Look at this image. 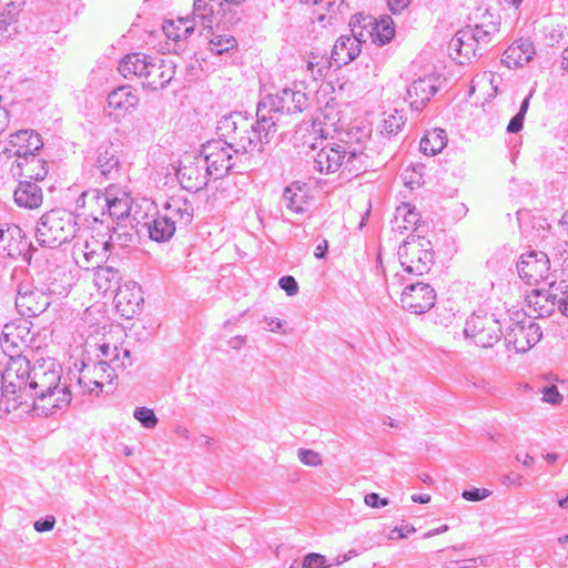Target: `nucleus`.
I'll use <instances>...</instances> for the list:
<instances>
[{"mask_svg":"<svg viewBox=\"0 0 568 568\" xmlns=\"http://www.w3.org/2000/svg\"><path fill=\"white\" fill-rule=\"evenodd\" d=\"M62 367L52 358L37 359L29 383L30 399L39 414L49 416L71 402V384L61 383Z\"/></svg>","mask_w":568,"mask_h":568,"instance_id":"obj_1","label":"nucleus"},{"mask_svg":"<svg viewBox=\"0 0 568 568\" xmlns=\"http://www.w3.org/2000/svg\"><path fill=\"white\" fill-rule=\"evenodd\" d=\"M175 69L173 59L145 53L126 54L118 68L124 78L134 75L142 81L143 87L153 91L165 88L173 80Z\"/></svg>","mask_w":568,"mask_h":568,"instance_id":"obj_2","label":"nucleus"},{"mask_svg":"<svg viewBox=\"0 0 568 568\" xmlns=\"http://www.w3.org/2000/svg\"><path fill=\"white\" fill-rule=\"evenodd\" d=\"M260 118L252 120L242 113H233L219 121L217 131L234 148V153L262 151L275 130H264Z\"/></svg>","mask_w":568,"mask_h":568,"instance_id":"obj_3","label":"nucleus"},{"mask_svg":"<svg viewBox=\"0 0 568 568\" xmlns=\"http://www.w3.org/2000/svg\"><path fill=\"white\" fill-rule=\"evenodd\" d=\"M314 164L321 173L341 171L346 178L357 176L368 166L367 155L348 143H327L316 154Z\"/></svg>","mask_w":568,"mask_h":568,"instance_id":"obj_4","label":"nucleus"},{"mask_svg":"<svg viewBox=\"0 0 568 568\" xmlns=\"http://www.w3.org/2000/svg\"><path fill=\"white\" fill-rule=\"evenodd\" d=\"M20 275L24 276V278H22L17 286L16 307L22 316H38L42 314L57 297L68 294L67 286L57 281L36 286L22 271H20Z\"/></svg>","mask_w":568,"mask_h":568,"instance_id":"obj_5","label":"nucleus"},{"mask_svg":"<svg viewBox=\"0 0 568 568\" xmlns=\"http://www.w3.org/2000/svg\"><path fill=\"white\" fill-rule=\"evenodd\" d=\"M497 31L494 22L466 26L450 39L449 55L459 64L470 62L473 58L483 54V50L491 42Z\"/></svg>","mask_w":568,"mask_h":568,"instance_id":"obj_6","label":"nucleus"},{"mask_svg":"<svg viewBox=\"0 0 568 568\" xmlns=\"http://www.w3.org/2000/svg\"><path fill=\"white\" fill-rule=\"evenodd\" d=\"M308 105L306 94L297 89L285 88L275 94L264 97L256 110V116L264 130H276L278 115L300 113Z\"/></svg>","mask_w":568,"mask_h":568,"instance_id":"obj_7","label":"nucleus"},{"mask_svg":"<svg viewBox=\"0 0 568 568\" xmlns=\"http://www.w3.org/2000/svg\"><path fill=\"white\" fill-rule=\"evenodd\" d=\"M78 231L75 217L68 211L57 209L44 213L36 230V237L40 245L58 247L72 240Z\"/></svg>","mask_w":568,"mask_h":568,"instance_id":"obj_8","label":"nucleus"},{"mask_svg":"<svg viewBox=\"0 0 568 568\" xmlns=\"http://www.w3.org/2000/svg\"><path fill=\"white\" fill-rule=\"evenodd\" d=\"M72 258L83 270H95L108 258L109 241L95 236L89 229H79L72 237Z\"/></svg>","mask_w":568,"mask_h":568,"instance_id":"obj_9","label":"nucleus"},{"mask_svg":"<svg viewBox=\"0 0 568 568\" xmlns=\"http://www.w3.org/2000/svg\"><path fill=\"white\" fill-rule=\"evenodd\" d=\"M398 258L407 274L414 276L427 274L434 264L430 241L423 236H408L398 248Z\"/></svg>","mask_w":568,"mask_h":568,"instance_id":"obj_10","label":"nucleus"},{"mask_svg":"<svg viewBox=\"0 0 568 568\" xmlns=\"http://www.w3.org/2000/svg\"><path fill=\"white\" fill-rule=\"evenodd\" d=\"M0 344L7 356H28V351L41 347L37 334L32 331V323L19 320L4 325Z\"/></svg>","mask_w":568,"mask_h":568,"instance_id":"obj_11","label":"nucleus"},{"mask_svg":"<svg viewBox=\"0 0 568 568\" xmlns=\"http://www.w3.org/2000/svg\"><path fill=\"white\" fill-rule=\"evenodd\" d=\"M9 359L0 378L3 390L20 402V406L27 404L29 398V383L31 382L32 367L28 356H8Z\"/></svg>","mask_w":568,"mask_h":568,"instance_id":"obj_12","label":"nucleus"},{"mask_svg":"<svg viewBox=\"0 0 568 568\" xmlns=\"http://www.w3.org/2000/svg\"><path fill=\"white\" fill-rule=\"evenodd\" d=\"M87 201H95L98 205L106 207V212L103 210L102 215L108 214L118 222L126 219L131 210L129 193L115 185H110L102 194L98 190L83 192L78 199V206H85Z\"/></svg>","mask_w":568,"mask_h":568,"instance_id":"obj_13","label":"nucleus"},{"mask_svg":"<svg viewBox=\"0 0 568 568\" xmlns=\"http://www.w3.org/2000/svg\"><path fill=\"white\" fill-rule=\"evenodd\" d=\"M501 324L494 315H471L467 318L464 335L475 345L487 348L493 347L501 337Z\"/></svg>","mask_w":568,"mask_h":568,"instance_id":"obj_14","label":"nucleus"},{"mask_svg":"<svg viewBox=\"0 0 568 568\" xmlns=\"http://www.w3.org/2000/svg\"><path fill=\"white\" fill-rule=\"evenodd\" d=\"M542 336L540 326L531 318L524 315L521 320L514 321L505 334V343L508 351L524 354L532 348Z\"/></svg>","mask_w":568,"mask_h":568,"instance_id":"obj_15","label":"nucleus"},{"mask_svg":"<svg viewBox=\"0 0 568 568\" xmlns=\"http://www.w3.org/2000/svg\"><path fill=\"white\" fill-rule=\"evenodd\" d=\"M234 148L225 139L213 140L202 146L200 156L205 161L206 170L216 179L229 173L234 166Z\"/></svg>","mask_w":568,"mask_h":568,"instance_id":"obj_16","label":"nucleus"},{"mask_svg":"<svg viewBox=\"0 0 568 568\" xmlns=\"http://www.w3.org/2000/svg\"><path fill=\"white\" fill-rule=\"evenodd\" d=\"M210 175L205 161L200 154H185L176 171V178L182 187L193 192L202 190L207 184Z\"/></svg>","mask_w":568,"mask_h":568,"instance_id":"obj_17","label":"nucleus"},{"mask_svg":"<svg viewBox=\"0 0 568 568\" xmlns=\"http://www.w3.org/2000/svg\"><path fill=\"white\" fill-rule=\"evenodd\" d=\"M75 377L77 386L83 393L97 395L102 392L104 385L111 384L116 378L106 359L92 365L83 364Z\"/></svg>","mask_w":568,"mask_h":568,"instance_id":"obj_18","label":"nucleus"},{"mask_svg":"<svg viewBox=\"0 0 568 568\" xmlns=\"http://www.w3.org/2000/svg\"><path fill=\"white\" fill-rule=\"evenodd\" d=\"M436 302V292L427 283L407 284L402 292V307L413 314L428 312Z\"/></svg>","mask_w":568,"mask_h":568,"instance_id":"obj_19","label":"nucleus"},{"mask_svg":"<svg viewBox=\"0 0 568 568\" xmlns=\"http://www.w3.org/2000/svg\"><path fill=\"white\" fill-rule=\"evenodd\" d=\"M352 34L341 36L331 52L336 67H342L353 61L359 53L362 43L366 41V34L363 29H358L354 21L351 22Z\"/></svg>","mask_w":568,"mask_h":568,"instance_id":"obj_20","label":"nucleus"},{"mask_svg":"<svg viewBox=\"0 0 568 568\" xmlns=\"http://www.w3.org/2000/svg\"><path fill=\"white\" fill-rule=\"evenodd\" d=\"M519 276L530 285H537L548 278L550 262L544 252H530L521 255L517 263Z\"/></svg>","mask_w":568,"mask_h":568,"instance_id":"obj_21","label":"nucleus"},{"mask_svg":"<svg viewBox=\"0 0 568 568\" xmlns=\"http://www.w3.org/2000/svg\"><path fill=\"white\" fill-rule=\"evenodd\" d=\"M116 312L124 318H132L143 303L142 290L135 282L118 286L113 298Z\"/></svg>","mask_w":568,"mask_h":568,"instance_id":"obj_22","label":"nucleus"},{"mask_svg":"<svg viewBox=\"0 0 568 568\" xmlns=\"http://www.w3.org/2000/svg\"><path fill=\"white\" fill-rule=\"evenodd\" d=\"M42 146L43 142L40 134L33 130H20L10 134L4 153L8 156L14 155L17 158L16 162H18L39 151Z\"/></svg>","mask_w":568,"mask_h":568,"instance_id":"obj_23","label":"nucleus"},{"mask_svg":"<svg viewBox=\"0 0 568 568\" xmlns=\"http://www.w3.org/2000/svg\"><path fill=\"white\" fill-rule=\"evenodd\" d=\"M28 246L24 232L18 225L0 229V258L17 260L27 252Z\"/></svg>","mask_w":568,"mask_h":568,"instance_id":"obj_24","label":"nucleus"},{"mask_svg":"<svg viewBox=\"0 0 568 568\" xmlns=\"http://www.w3.org/2000/svg\"><path fill=\"white\" fill-rule=\"evenodd\" d=\"M364 27L357 26L363 29L367 37L377 45L388 43L395 36V28L393 19L389 16H382L378 20L372 17L363 18Z\"/></svg>","mask_w":568,"mask_h":568,"instance_id":"obj_25","label":"nucleus"},{"mask_svg":"<svg viewBox=\"0 0 568 568\" xmlns=\"http://www.w3.org/2000/svg\"><path fill=\"white\" fill-rule=\"evenodd\" d=\"M527 311L525 316L532 320V317H548L551 316L556 308L550 296L549 287L547 290L535 288L526 295Z\"/></svg>","mask_w":568,"mask_h":568,"instance_id":"obj_26","label":"nucleus"},{"mask_svg":"<svg viewBox=\"0 0 568 568\" xmlns=\"http://www.w3.org/2000/svg\"><path fill=\"white\" fill-rule=\"evenodd\" d=\"M161 214L173 223L175 229L185 227L193 220L194 207L190 201L183 197H171L164 205Z\"/></svg>","mask_w":568,"mask_h":568,"instance_id":"obj_27","label":"nucleus"},{"mask_svg":"<svg viewBox=\"0 0 568 568\" xmlns=\"http://www.w3.org/2000/svg\"><path fill=\"white\" fill-rule=\"evenodd\" d=\"M535 54V48L530 40L519 39L509 45L501 57V62L509 69L527 64Z\"/></svg>","mask_w":568,"mask_h":568,"instance_id":"obj_28","label":"nucleus"},{"mask_svg":"<svg viewBox=\"0 0 568 568\" xmlns=\"http://www.w3.org/2000/svg\"><path fill=\"white\" fill-rule=\"evenodd\" d=\"M437 88L432 77L419 78L407 88V100L412 109L419 111L436 93Z\"/></svg>","mask_w":568,"mask_h":568,"instance_id":"obj_29","label":"nucleus"},{"mask_svg":"<svg viewBox=\"0 0 568 568\" xmlns=\"http://www.w3.org/2000/svg\"><path fill=\"white\" fill-rule=\"evenodd\" d=\"M139 103V98L131 87H119L108 95L109 115H121L133 110Z\"/></svg>","mask_w":568,"mask_h":568,"instance_id":"obj_30","label":"nucleus"},{"mask_svg":"<svg viewBox=\"0 0 568 568\" xmlns=\"http://www.w3.org/2000/svg\"><path fill=\"white\" fill-rule=\"evenodd\" d=\"M194 20L190 17H180L176 20H165L162 30L169 40H172L178 48L193 34Z\"/></svg>","mask_w":568,"mask_h":568,"instance_id":"obj_31","label":"nucleus"},{"mask_svg":"<svg viewBox=\"0 0 568 568\" xmlns=\"http://www.w3.org/2000/svg\"><path fill=\"white\" fill-rule=\"evenodd\" d=\"M282 205L293 213H304L308 206V195L305 184L293 182L286 186L282 195Z\"/></svg>","mask_w":568,"mask_h":568,"instance_id":"obj_32","label":"nucleus"},{"mask_svg":"<svg viewBox=\"0 0 568 568\" xmlns=\"http://www.w3.org/2000/svg\"><path fill=\"white\" fill-rule=\"evenodd\" d=\"M13 196L18 206L29 210L38 209L43 202L41 187L31 181H20Z\"/></svg>","mask_w":568,"mask_h":568,"instance_id":"obj_33","label":"nucleus"},{"mask_svg":"<svg viewBox=\"0 0 568 568\" xmlns=\"http://www.w3.org/2000/svg\"><path fill=\"white\" fill-rule=\"evenodd\" d=\"M221 11L222 0H193V10L190 17L194 21L199 20L202 26L212 28Z\"/></svg>","mask_w":568,"mask_h":568,"instance_id":"obj_34","label":"nucleus"},{"mask_svg":"<svg viewBox=\"0 0 568 568\" xmlns=\"http://www.w3.org/2000/svg\"><path fill=\"white\" fill-rule=\"evenodd\" d=\"M17 168L20 170L18 173L20 176L34 181H41L48 174L47 162L34 153L18 161Z\"/></svg>","mask_w":568,"mask_h":568,"instance_id":"obj_35","label":"nucleus"},{"mask_svg":"<svg viewBox=\"0 0 568 568\" xmlns=\"http://www.w3.org/2000/svg\"><path fill=\"white\" fill-rule=\"evenodd\" d=\"M100 351L102 355L109 359L108 363L113 369L115 377L119 372H123L126 367L132 365L131 353L126 348L119 346L111 347L108 344H103L100 346Z\"/></svg>","mask_w":568,"mask_h":568,"instance_id":"obj_36","label":"nucleus"},{"mask_svg":"<svg viewBox=\"0 0 568 568\" xmlns=\"http://www.w3.org/2000/svg\"><path fill=\"white\" fill-rule=\"evenodd\" d=\"M419 221V214L407 203L396 209L393 223V231L403 234L405 231L414 230Z\"/></svg>","mask_w":568,"mask_h":568,"instance_id":"obj_37","label":"nucleus"},{"mask_svg":"<svg viewBox=\"0 0 568 568\" xmlns=\"http://www.w3.org/2000/svg\"><path fill=\"white\" fill-rule=\"evenodd\" d=\"M150 239L155 242H166L175 233L176 229L165 216L159 213L151 222L145 223Z\"/></svg>","mask_w":568,"mask_h":568,"instance_id":"obj_38","label":"nucleus"},{"mask_svg":"<svg viewBox=\"0 0 568 568\" xmlns=\"http://www.w3.org/2000/svg\"><path fill=\"white\" fill-rule=\"evenodd\" d=\"M447 144V135L443 129L428 131L420 140V151L426 155L439 153Z\"/></svg>","mask_w":568,"mask_h":568,"instance_id":"obj_39","label":"nucleus"},{"mask_svg":"<svg viewBox=\"0 0 568 568\" xmlns=\"http://www.w3.org/2000/svg\"><path fill=\"white\" fill-rule=\"evenodd\" d=\"M95 268L97 272L94 274V284L100 292L106 293L108 291H111L113 287L119 285L121 276L118 270L111 266L101 265Z\"/></svg>","mask_w":568,"mask_h":568,"instance_id":"obj_40","label":"nucleus"},{"mask_svg":"<svg viewBox=\"0 0 568 568\" xmlns=\"http://www.w3.org/2000/svg\"><path fill=\"white\" fill-rule=\"evenodd\" d=\"M549 290L555 308L562 315L568 316V277L551 282Z\"/></svg>","mask_w":568,"mask_h":568,"instance_id":"obj_41","label":"nucleus"},{"mask_svg":"<svg viewBox=\"0 0 568 568\" xmlns=\"http://www.w3.org/2000/svg\"><path fill=\"white\" fill-rule=\"evenodd\" d=\"M97 166L105 178H113L120 168L119 158L112 150L105 149L98 155Z\"/></svg>","mask_w":568,"mask_h":568,"instance_id":"obj_42","label":"nucleus"},{"mask_svg":"<svg viewBox=\"0 0 568 568\" xmlns=\"http://www.w3.org/2000/svg\"><path fill=\"white\" fill-rule=\"evenodd\" d=\"M236 45V40L234 37L229 34H216L213 36L209 42V49L214 54H223L224 52H229L234 49Z\"/></svg>","mask_w":568,"mask_h":568,"instance_id":"obj_43","label":"nucleus"},{"mask_svg":"<svg viewBox=\"0 0 568 568\" xmlns=\"http://www.w3.org/2000/svg\"><path fill=\"white\" fill-rule=\"evenodd\" d=\"M333 62L331 57H320L312 53V58L307 61V69L312 72L314 78L323 77L329 70Z\"/></svg>","mask_w":568,"mask_h":568,"instance_id":"obj_44","label":"nucleus"},{"mask_svg":"<svg viewBox=\"0 0 568 568\" xmlns=\"http://www.w3.org/2000/svg\"><path fill=\"white\" fill-rule=\"evenodd\" d=\"M133 417L141 423V425L148 429L156 427L159 419L154 412L148 407H136L133 412Z\"/></svg>","mask_w":568,"mask_h":568,"instance_id":"obj_45","label":"nucleus"},{"mask_svg":"<svg viewBox=\"0 0 568 568\" xmlns=\"http://www.w3.org/2000/svg\"><path fill=\"white\" fill-rule=\"evenodd\" d=\"M17 8L13 0H8L7 4L0 7V30H6L7 26L14 20Z\"/></svg>","mask_w":568,"mask_h":568,"instance_id":"obj_46","label":"nucleus"},{"mask_svg":"<svg viewBox=\"0 0 568 568\" xmlns=\"http://www.w3.org/2000/svg\"><path fill=\"white\" fill-rule=\"evenodd\" d=\"M297 458L303 465L310 467H317L323 463L321 454L313 449L300 448Z\"/></svg>","mask_w":568,"mask_h":568,"instance_id":"obj_47","label":"nucleus"},{"mask_svg":"<svg viewBox=\"0 0 568 568\" xmlns=\"http://www.w3.org/2000/svg\"><path fill=\"white\" fill-rule=\"evenodd\" d=\"M332 565L327 564L326 557L311 552L303 558L302 568H329Z\"/></svg>","mask_w":568,"mask_h":568,"instance_id":"obj_48","label":"nucleus"},{"mask_svg":"<svg viewBox=\"0 0 568 568\" xmlns=\"http://www.w3.org/2000/svg\"><path fill=\"white\" fill-rule=\"evenodd\" d=\"M403 125L404 120L402 115L390 114L384 120L383 132L387 134H396Z\"/></svg>","mask_w":568,"mask_h":568,"instance_id":"obj_49","label":"nucleus"},{"mask_svg":"<svg viewBox=\"0 0 568 568\" xmlns=\"http://www.w3.org/2000/svg\"><path fill=\"white\" fill-rule=\"evenodd\" d=\"M541 400L544 403H548L551 405H559L564 399L562 395L559 393L558 388L555 385L545 386L541 389Z\"/></svg>","mask_w":568,"mask_h":568,"instance_id":"obj_50","label":"nucleus"},{"mask_svg":"<svg viewBox=\"0 0 568 568\" xmlns=\"http://www.w3.org/2000/svg\"><path fill=\"white\" fill-rule=\"evenodd\" d=\"M278 285L288 296H294L298 292V284L291 275L282 276L278 281Z\"/></svg>","mask_w":568,"mask_h":568,"instance_id":"obj_51","label":"nucleus"},{"mask_svg":"<svg viewBox=\"0 0 568 568\" xmlns=\"http://www.w3.org/2000/svg\"><path fill=\"white\" fill-rule=\"evenodd\" d=\"M500 481L507 487H521L524 485V477L518 473L509 471L501 476Z\"/></svg>","mask_w":568,"mask_h":568,"instance_id":"obj_52","label":"nucleus"},{"mask_svg":"<svg viewBox=\"0 0 568 568\" xmlns=\"http://www.w3.org/2000/svg\"><path fill=\"white\" fill-rule=\"evenodd\" d=\"M490 495V491L488 489H479V488H473L469 490H464L462 496L464 499L469 501H479L485 499Z\"/></svg>","mask_w":568,"mask_h":568,"instance_id":"obj_53","label":"nucleus"},{"mask_svg":"<svg viewBox=\"0 0 568 568\" xmlns=\"http://www.w3.org/2000/svg\"><path fill=\"white\" fill-rule=\"evenodd\" d=\"M365 504L372 508L385 507L389 504L387 498H381L376 493H369L364 498Z\"/></svg>","mask_w":568,"mask_h":568,"instance_id":"obj_54","label":"nucleus"},{"mask_svg":"<svg viewBox=\"0 0 568 568\" xmlns=\"http://www.w3.org/2000/svg\"><path fill=\"white\" fill-rule=\"evenodd\" d=\"M263 323L265 324L264 328L268 332H282L284 326V322L278 317L273 316H264Z\"/></svg>","mask_w":568,"mask_h":568,"instance_id":"obj_55","label":"nucleus"},{"mask_svg":"<svg viewBox=\"0 0 568 568\" xmlns=\"http://www.w3.org/2000/svg\"><path fill=\"white\" fill-rule=\"evenodd\" d=\"M54 525L55 518L53 516H47L44 519L34 521L33 527L38 532H45L52 530Z\"/></svg>","mask_w":568,"mask_h":568,"instance_id":"obj_56","label":"nucleus"},{"mask_svg":"<svg viewBox=\"0 0 568 568\" xmlns=\"http://www.w3.org/2000/svg\"><path fill=\"white\" fill-rule=\"evenodd\" d=\"M565 30L566 28L559 24L548 30L546 37L549 39L550 45L559 43L560 40H562Z\"/></svg>","mask_w":568,"mask_h":568,"instance_id":"obj_57","label":"nucleus"},{"mask_svg":"<svg viewBox=\"0 0 568 568\" xmlns=\"http://www.w3.org/2000/svg\"><path fill=\"white\" fill-rule=\"evenodd\" d=\"M525 115L517 113L507 126V132L509 133H517L523 129Z\"/></svg>","mask_w":568,"mask_h":568,"instance_id":"obj_58","label":"nucleus"},{"mask_svg":"<svg viewBox=\"0 0 568 568\" xmlns=\"http://www.w3.org/2000/svg\"><path fill=\"white\" fill-rule=\"evenodd\" d=\"M410 0H387L389 10L399 13L409 6Z\"/></svg>","mask_w":568,"mask_h":568,"instance_id":"obj_59","label":"nucleus"},{"mask_svg":"<svg viewBox=\"0 0 568 568\" xmlns=\"http://www.w3.org/2000/svg\"><path fill=\"white\" fill-rule=\"evenodd\" d=\"M415 531V528L413 526H403V527H395L393 530H392V535L393 534H397V537L398 538H406L408 537L410 534H413Z\"/></svg>","mask_w":568,"mask_h":568,"instance_id":"obj_60","label":"nucleus"},{"mask_svg":"<svg viewBox=\"0 0 568 568\" xmlns=\"http://www.w3.org/2000/svg\"><path fill=\"white\" fill-rule=\"evenodd\" d=\"M245 343H246V337H245V336H242V335L234 336V337H232V338L229 341V345H230V347H232L233 349H239V348H241Z\"/></svg>","mask_w":568,"mask_h":568,"instance_id":"obj_61","label":"nucleus"},{"mask_svg":"<svg viewBox=\"0 0 568 568\" xmlns=\"http://www.w3.org/2000/svg\"><path fill=\"white\" fill-rule=\"evenodd\" d=\"M516 460L521 463L524 466L529 467L534 464L535 459L529 454H517Z\"/></svg>","mask_w":568,"mask_h":568,"instance_id":"obj_62","label":"nucleus"},{"mask_svg":"<svg viewBox=\"0 0 568 568\" xmlns=\"http://www.w3.org/2000/svg\"><path fill=\"white\" fill-rule=\"evenodd\" d=\"M327 242L324 241L322 244H318L316 246V250L314 252V255L316 258H323L326 254V251H327Z\"/></svg>","mask_w":568,"mask_h":568,"instance_id":"obj_63","label":"nucleus"},{"mask_svg":"<svg viewBox=\"0 0 568 568\" xmlns=\"http://www.w3.org/2000/svg\"><path fill=\"white\" fill-rule=\"evenodd\" d=\"M560 67L562 70L568 71V47L562 51Z\"/></svg>","mask_w":568,"mask_h":568,"instance_id":"obj_64","label":"nucleus"}]
</instances>
